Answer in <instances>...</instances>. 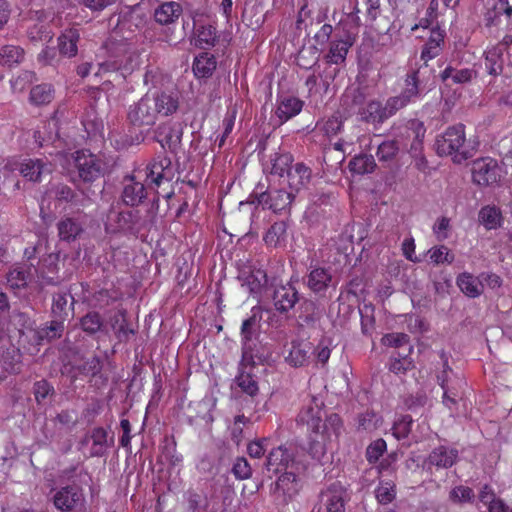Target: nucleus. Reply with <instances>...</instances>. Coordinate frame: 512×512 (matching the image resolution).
<instances>
[{
  "mask_svg": "<svg viewBox=\"0 0 512 512\" xmlns=\"http://www.w3.org/2000/svg\"><path fill=\"white\" fill-rule=\"evenodd\" d=\"M457 285L460 290L470 298H476L483 292V284L480 278L464 272L457 277Z\"/></svg>",
  "mask_w": 512,
  "mask_h": 512,
  "instance_id": "obj_34",
  "label": "nucleus"
},
{
  "mask_svg": "<svg viewBox=\"0 0 512 512\" xmlns=\"http://www.w3.org/2000/svg\"><path fill=\"white\" fill-rule=\"evenodd\" d=\"M260 317L256 314L245 319L241 326L242 347L254 343V338L258 335Z\"/></svg>",
  "mask_w": 512,
  "mask_h": 512,
  "instance_id": "obj_47",
  "label": "nucleus"
},
{
  "mask_svg": "<svg viewBox=\"0 0 512 512\" xmlns=\"http://www.w3.org/2000/svg\"><path fill=\"white\" fill-rule=\"evenodd\" d=\"M359 115L362 121L374 126L381 125L389 119L385 104L378 100H370L360 109Z\"/></svg>",
  "mask_w": 512,
  "mask_h": 512,
  "instance_id": "obj_24",
  "label": "nucleus"
},
{
  "mask_svg": "<svg viewBox=\"0 0 512 512\" xmlns=\"http://www.w3.org/2000/svg\"><path fill=\"white\" fill-rule=\"evenodd\" d=\"M30 276V267L16 266L7 273V284L13 290L24 289L28 285Z\"/></svg>",
  "mask_w": 512,
  "mask_h": 512,
  "instance_id": "obj_38",
  "label": "nucleus"
},
{
  "mask_svg": "<svg viewBox=\"0 0 512 512\" xmlns=\"http://www.w3.org/2000/svg\"><path fill=\"white\" fill-rule=\"evenodd\" d=\"M443 41V38L440 34H438L437 38L431 37L423 46L421 51V59L427 61L436 57L440 50V43Z\"/></svg>",
  "mask_w": 512,
  "mask_h": 512,
  "instance_id": "obj_63",
  "label": "nucleus"
},
{
  "mask_svg": "<svg viewBox=\"0 0 512 512\" xmlns=\"http://www.w3.org/2000/svg\"><path fill=\"white\" fill-rule=\"evenodd\" d=\"M84 221L81 217L65 216L57 223L58 235L61 241L73 242L84 233Z\"/></svg>",
  "mask_w": 512,
  "mask_h": 512,
  "instance_id": "obj_15",
  "label": "nucleus"
},
{
  "mask_svg": "<svg viewBox=\"0 0 512 512\" xmlns=\"http://www.w3.org/2000/svg\"><path fill=\"white\" fill-rule=\"evenodd\" d=\"M348 167L352 173L363 175L372 173L376 168V162L370 154H359L350 160Z\"/></svg>",
  "mask_w": 512,
  "mask_h": 512,
  "instance_id": "obj_43",
  "label": "nucleus"
},
{
  "mask_svg": "<svg viewBox=\"0 0 512 512\" xmlns=\"http://www.w3.org/2000/svg\"><path fill=\"white\" fill-rule=\"evenodd\" d=\"M501 218L500 211L495 207L486 206L479 212V221L487 228L493 229L499 225Z\"/></svg>",
  "mask_w": 512,
  "mask_h": 512,
  "instance_id": "obj_52",
  "label": "nucleus"
},
{
  "mask_svg": "<svg viewBox=\"0 0 512 512\" xmlns=\"http://www.w3.org/2000/svg\"><path fill=\"white\" fill-rule=\"evenodd\" d=\"M147 198V188L143 183L136 181L134 176H126L123 181V190L121 199L123 203L130 207H135L143 203Z\"/></svg>",
  "mask_w": 512,
  "mask_h": 512,
  "instance_id": "obj_12",
  "label": "nucleus"
},
{
  "mask_svg": "<svg viewBox=\"0 0 512 512\" xmlns=\"http://www.w3.org/2000/svg\"><path fill=\"white\" fill-rule=\"evenodd\" d=\"M295 198V193L286 191L284 189H274L269 192L254 191L250 197L249 202L252 204L261 205L263 208L267 207L274 213L287 212L289 214L290 206Z\"/></svg>",
  "mask_w": 512,
  "mask_h": 512,
  "instance_id": "obj_3",
  "label": "nucleus"
},
{
  "mask_svg": "<svg viewBox=\"0 0 512 512\" xmlns=\"http://www.w3.org/2000/svg\"><path fill=\"white\" fill-rule=\"evenodd\" d=\"M108 328L114 331L117 339L119 341H127L131 334H134V330L128 328V322L126 319V311L118 310L108 316V319L105 320Z\"/></svg>",
  "mask_w": 512,
  "mask_h": 512,
  "instance_id": "obj_30",
  "label": "nucleus"
},
{
  "mask_svg": "<svg viewBox=\"0 0 512 512\" xmlns=\"http://www.w3.org/2000/svg\"><path fill=\"white\" fill-rule=\"evenodd\" d=\"M106 231L116 233L124 232L138 235L143 229L148 228V221L143 219L137 209L119 210L111 206L105 223Z\"/></svg>",
  "mask_w": 512,
  "mask_h": 512,
  "instance_id": "obj_1",
  "label": "nucleus"
},
{
  "mask_svg": "<svg viewBox=\"0 0 512 512\" xmlns=\"http://www.w3.org/2000/svg\"><path fill=\"white\" fill-rule=\"evenodd\" d=\"M458 460V450L454 448H448L446 446H438L434 448L427 460L428 465L435 466L441 469H447L452 467Z\"/></svg>",
  "mask_w": 512,
  "mask_h": 512,
  "instance_id": "obj_22",
  "label": "nucleus"
},
{
  "mask_svg": "<svg viewBox=\"0 0 512 512\" xmlns=\"http://www.w3.org/2000/svg\"><path fill=\"white\" fill-rule=\"evenodd\" d=\"M302 108L303 101L293 96H287L279 100L275 114L282 124L292 117L298 115Z\"/></svg>",
  "mask_w": 512,
  "mask_h": 512,
  "instance_id": "obj_31",
  "label": "nucleus"
},
{
  "mask_svg": "<svg viewBox=\"0 0 512 512\" xmlns=\"http://www.w3.org/2000/svg\"><path fill=\"white\" fill-rule=\"evenodd\" d=\"M270 439L263 437L255 439L248 443L247 453L250 457L259 459L265 455L269 449Z\"/></svg>",
  "mask_w": 512,
  "mask_h": 512,
  "instance_id": "obj_58",
  "label": "nucleus"
},
{
  "mask_svg": "<svg viewBox=\"0 0 512 512\" xmlns=\"http://www.w3.org/2000/svg\"><path fill=\"white\" fill-rule=\"evenodd\" d=\"M503 52V46H495L487 52L485 66L491 75H498L502 72L503 65L500 58Z\"/></svg>",
  "mask_w": 512,
  "mask_h": 512,
  "instance_id": "obj_49",
  "label": "nucleus"
},
{
  "mask_svg": "<svg viewBox=\"0 0 512 512\" xmlns=\"http://www.w3.org/2000/svg\"><path fill=\"white\" fill-rule=\"evenodd\" d=\"M77 370L83 375H90L94 377L101 372L102 361L100 357L93 356L86 359L81 365L77 366Z\"/></svg>",
  "mask_w": 512,
  "mask_h": 512,
  "instance_id": "obj_60",
  "label": "nucleus"
},
{
  "mask_svg": "<svg viewBox=\"0 0 512 512\" xmlns=\"http://www.w3.org/2000/svg\"><path fill=\"white\" fill-rule=\"evenodd\" d=\"M350 46H351V43H349L347 41L332 42L329 53H328L330 62H332L334 64H339V63L344 62Z\"/></svg>",
  "mask_w": 512,
  "mask_h": 512,
  "instance_id": "obj_53",
  "label": "nucleus"
},
{
  "mask_svg": "<svg viewBox=\"0 0 512 512\" xmlns=\"http://www.w3.org/2000/svg\"><path fill=\"white\" fill-rule=\"evenodd\" d=\"M25 51L20 46L5 45L0 48V64L6 67H13L22 63Z\"/></svg>",
  "mask_w": 512,
  "mask_h": 512,
  "instance_id": "obj_39",
  "label": "nucleus"
},
{
  "mask_svg": "<svg viewBox=\"0 0 512 512\" xmlns=\"http://www.w3.org/2000/svg\"><path fill=\"white\" fill-rule=\"evenodd\" d=\"M399 152L398 142L395 140H387L382 142L377 149V157L379 161L389 163L395 159Z\"/></svg>",
  "mask_w": 512,
  "mask_h": 512,
  "instance_id": "obj_51",
  "label": "nucleus"
},
{
  "mask_svg": "<svg viewBox=\"0 0 512 512\" xmlns=\"http://www.w3.org/2000/svg\"><path fill=\"white\" fill-rule=\"evenodd\" d=\"M350 500L347 489L341 483L331 484L320 494V509L325 512H345L346 503Z\"/></svg>",
  "mask_w": 512,
  "mask_h": 512,
  "instance_id": "obj_9",
  "label": "nucleus"
},
{
  "mask_svg": "<svg viewBox=\"0 0 512 512\" xmlns=\"http://www.w3.org/2000/svg\"><path fill=\"white\" fill-rule=\"evenodd\" d=\"M464 142V125L458 124L449 127L442 135L437 136L434 146L439 156L453 155V161L461 163L471 157L470 153L464 149Z\"/></svg>",
  "mask_w": 512,
  "mask_h": 512,
  "instance_id": "obj_2",
  "label": "nucleus"
},
{
  "mask_svg": "<svg viewBox=\"0 0 512 512\" xmlns=\"http://www.w3.org/2000/svg\"><path fill=\"white\" fill-rule=\"evenodd\" d=\"M74 297L69 293H55L52 298L51 317L66 322L73 316Z\"/></svg>",
  "mask_w": 512,
  "mask_h": 512,
  "instance_id": "obj_20",
  "label": "nucleus"
},
{
  "mask_svg": "<svg viewBox=\"0 0 512 512\" xmlns=\"http://www.w3.org/2000/svg\"><path fill=\"white\" fill-rule=\"evenodd\" d=\"M58 262V253H50L40 262V267L38 270L39 277H41L47 285H57L60 283V279L57 276Z\"/></svg>",
  "mask_w": 512,
  "mask_h": 512,
  "instance_id": "obj_26",
  "label": "nucleus"
},
{
  "mask_svg": "<svg viewBox=\"0 0 512 512\" xmlns=\"http://www.w3.org/2000/svg\"><path fill=\"white\" fill-rule=\"evenodd\" d=\"M474 497L473 490L463 485L456 486L449 492V499L455 504L472 502Z\"/></svg>",
  "mask_w": 512,
  "mask_h": 512,
  "instance_id": "obj_55",
  "label": "nucleus"
},
{
  "mask_svg": "<svg viewBox=\"0 0 512 512\" xmlns=\"http://www.w3.org/2000/svg\"><path fill=\"white\" fill-rule=\"evenodd\" d=\"M155 106L150 100V94H145L139 101L131 104L127 111L128 123L136 128L149 127L156 123Z\"/></svg>",
  "mask_w": 512,
  "mask_h": 512,
  "instance_id": "obj_5",
  "label": "nucleus"
},
{
  "mask_svg": "<svg viewBox=\"0 0 512 512\" xmlns=\"http://www.w3.org/2000/svg\"><path fill=\"white\" fill-rule=\"evenodd\" d=\"M183 9L180 3L168 1L161 3L154 11L155 21L161 25L174 23L182 14Z\"/></svg>",
  "mask_w": 512,
  "mask_h": 512,
  "instance_id": "obj_28",
  "label": "nucleus"
},
{
  "mask_svg": "<svg viewBox=\"0 0 512 512\" xmlns=\"http://www.w3.org/2000/svg\"><path fill=\"white\" fill-rule=\"evenodd\" d=\"M271 355L272 353L269 348L254 342L248 346L246 345V347H242L240 366L249 365L252 368L257 364H265L270 360Z\"/></svg>",
  "mask_w": 512,
  "mask_h": 512,
  "instance_id": "obj_21",
  "label": "nucleus"
},
{
  "mask_svg": "<svg viewBox=\"0 0 512 512\" xmlns=\"http://www.w3.org/2000/svg\"><path fill=\"white\" fill-rule=\"evenodd\" d=\"M52 501L57 510L70 512L82 504L84 496L78 485H67L55 492Z\"/></svg>",
  "mask_w": 512,
  "mask_h": 512,
  "instance_id": "obj_10",
  "label": "nucleus"
},
{
  "mask_svg": "<svg viewBox=\"0 0 512 512\" xmlns=\"http://www.w3.org/2000/svg\"><path fill=\"white\" fill-rule=\"evenodd\" d=\"M148 16L145 10L139 5H134L122 13L118 19V26L127 28L130 31L140 29L146 25Z\"/></svg>",
  "mask_w": 512,
  "mask_h": 512,
  "instance_id": "obj_23",
  "label": "nucleus"
},
{
  "mask_svg": "<svg viewBox=\"0 0 512 512\" xmlns=\"http://www.w3.org/2000/svg\"><path fill=\"white\" fill-rule=\"evenodd\" d=\"M147 179L156 186L164 181L171 182L174 177L171 159L167 156H158L147 167Z\"/></svg>",
  "mask_w": 512,
  "mask_h": 512,
  "instance_id": "obj_11",
  "label": "nucleus"
},
{
  "mask_svg": "<svg viewBox=\"0 0 512 512\" xmlns=\"http://www.w3.org/2000/svg\"><path fill=\"white\" fill-rule=\"evenodd\" d=\"M80 35L78 30L76 29H68L65 30L58 37V47L59 52L62 55L73 57L77 54V43L79 41Z\"/></svg>",
  "mask_w": 512,
  "mask_h": 512,
  "instance_id": "obj_36",
  "label": "nucleus"
},
{
  "mask_svg": "<svg viewBox=\"0 0 512 512\" xmlns=\"http://www.w3.org/2000/svg\"><path fill=\"white\" fill-rule=\"evenodd\" d=\"M80 328L88 336L100 338L109 335L108 325L98 311H89L80 318Z\"/></svg>",
  "mask_w": 512,
  "mask_h": 512,
  "instance_id": "obj_14",
  "label": "nucleus"
},
{
  "mask_svg": "<svg viewBox=\"0 0 512 512\" xmlns=\"http://www.w3.org/2000/svg\"><path fill=\"white\" fill-rule=\"evenodd\" d=\"M40 337L46 343H51L54 340L60 339L66 329L65 323L61 320L52 318L50 321L43 324L40 328Z\"/></svg>",
  "mask_w": 512,
  "mask_h": 512,
  "instance_id": "obj_45",
  "label": "nucleus"
},
{
  "mask_svg": "<svg viewBox=\"0 0 512 512\" xmlns=\"http://www.w3.org/2000/svg\"><path fill=\"white\" fill-rule=\"evenodd\" d=\"M322 405V401L312 397L310 403L304 407L298 415V420L301 423L307 424V426L316 434L320 432L322 414H325L321 409Z\"/></svg>",
  "mask_w": 512,
  "mask_h": 512,
  "instance_id": "obj_17",
  "label": "nucleus"
},
{
  "mask_svg": "<svg viewBox=\"0 0 512 512\" xmlns=\"http://www.w3.org/2000/svg\"><path fill=\"white\" fill-rule=\"evenodd\" d=\"M332 280L331 273L325 268H315L311 270L307 277V286L315 293H321L327 290Z\"/></svg>",
  "mask_w": 512,
  "mask_h": 512,
  "instance_id": "obj_33",
  "label": "nucleus"
},
{
  "mask_svg": "<svg viewBox=\"0 0 512 512\" xmlns=\"http://www.w3.org/2000/svg\"><path fill=\"white\" fill-rule=\"evenodd\" d=\"M311 349L309 343L293 341L289 355L285 359L294 367L302 366L308 360Z\"/></svg>",
  "mask_w": 512,
  "mask_h": 512,
  "instance_id": "obj_40",
  "label": "nucleus"
},
{
  "mask_svg": "<svg viewBox=\"0 0 512 512\" xmlns=\"http://www.w3.org/2000/svg\"><path fill=\"white\" fill-rule=\"evenodd\" d=\"M510 18L512 16V7L508 0H489L487 2V11L484 14L486 27L499 26L502 18Z\"/></svg>",
  "mask_w": 512,
  "mask_h": 512,
  "instance_id": "obj_18",
  "label": "nucleus"
},
{
  "mask_svg": "<svg viewBox=\"0 0 512 512\" xmlns=\"http://www.w3.org/2000/svg\"><path fill=\"white\" fill-rule=\"evenodd\" d=\"M501 172L498 162L492 158H480L472 163L473 182L481 187L497 184L501 179Z\"/></svg>",
  "mask_w": 512,
  "mask_h": 512,
  "instance_id": "obj_6",
  "label": "nucleus"
},
{
  "mask_svg": "<svg viewBox=\"0 0 512 512\" xmlns=\"http://www.w3.org/2000/svg\"><path fill=\"white\" fill-rule=\"evenodd\" d=\"M150 100L155 106L157 116L172 115L179 107V97L175 92H155L150 94Z\"/></svg>",
  "mask_w": 512,
  "mask_h": 512,
  "instance_id": "obj_16",
  "label": "nucleus"
},
{
  "mask_svg": "<svg viewBox=\"0 0 512 512\" xmlns=\"http://www.w3.org/2000/svg\"><path fill=\"white\" fill-rule=\"evenodd\" d=\"M91 438V457H102L107 453L110 446L113 445L114 439H108L107 431L102 427H95L90 431Z\"/></svg>",
  "mask_w": 512,
  "mask_h": 512,
  "instance_id": "obj_27",
  "label": "nucleus"
},
{
  "mask_svg": "<svg viewBox=\"0 0 512 512\" xmlns=\"http://www.w3.org/2000/svg\"><path fill=\"white\" fill-rule=\"evenodd\" d=\"M246 367L247 366H240V371L238 376L235 378V382L242 392L246 393L250 397H254L258 394L259 391L258 383L254 376L245 370Z\"/></svg>",
  "mask_w": 512,
  "mask_h": 512,
  "instance_id": "obj_46",
  "label": "nucleus"
},
{
  "mask_svg": "<svg viewBox=\"0 0 512 512\" xmlns=\"http://www.w3.org/2000/svg\"><path fill=\"white\" fill-rule=\"evenodd\" d=\"M36 80L35 73L32 71H22L17 77L11 80V88L14 92H23Z\"/></svg>",
  "mask_w": 512,
  "mask_h": 512,
  "instance_id": "obj_56",
  "label": "nucleus"
},
{
  "mask_svg": "<svg viewBox=\"0 0 512 512\" xmlns=\"http://www.w3.org/2000/svg\"><path fill=\"white\" fill-rule=\"evenodd\" d=\"M311 174V169L304 163H296L287 174L290 191L296 194L306 188L311 180Z\"/></svg>",
  "mask_w": 512,
  "mask_h": 512,
  "instance_id": "obj_25",
  "label": "nucleus"
},
{
  "mask_svg": "<svg viewBox=\"0 0 512 512\" xmlns=\"http://www.w3.org/2000/svg\"><path fill=\"white\" fill-rule=\"evenodd\" d=\"M53 98L54 88L51 84L43 83L35 85L30 90L29 100L33 105H47L53 100Z\"/></svg>",
  "mask_w": 512,
  "mask_h": 512,
  "instance_id": "obj_42",
  "label": "nucleus"
},
{
  "mask_svg": "<svg viewBox=\"0 0 512 512\" xmlns=\"http://www.w3.org/2000/svg\"><path fill=\"white\" fill-rule=\"evenodd\" d=\"M272 168L271 173L283 177L284 174H288L294 165L293 156L290 153H275L274 158L271 159Z\"/></svg>",
  "mask_w": 512,
  "mask_h": 512,
  "instance_id": "obj_48",
  "label": "nucleus"
},
{
  "mask_svg": "<svg viewBox=\"0 0 512 512\" xmlns=\"http://www.w3.org/2000/svg\"><path fill=\"white\" fill-rule=\"evenodd\" d=\"M342 428V421L338 414L332 413L326 416L324 422H321V429L318 434H327L328 437L334 434L336 437L340 434Z\"/></svg>",
  "mask_w": 512,
  "mask_h": 512,
  "instance_id": "obj_54",
  "label": "nucleus"
},
{
  "mask_svg": "<svg viewBox=\"0 0 512 512\" xmlns=\"http://www.w3.org/2000/svg\"><path fill=\"white\" fill-rule=\"evenodd\" d=\"M420 70H411L404 79V88L401 94L410 102H414L421 96L423 88L419 79Z\"/></svg>",
  "mask_w": 512,
  "mask_h": 512,
  "instance_id": "obj_35",
  "label": "nucleus"
},
{
  "mask_svg": "<svg viewBox=\"0 0 512 512\" xmlns=\"http://www.w3.org/2000/svg\"><path fill=\"white\" fill-rule=\"evenodd\" d=\"M232 473L239 480H246L252 476V468L244 457H238L232 467Z\"/></svg>",
  "mask_w": 512,
  "mask_h": 512,
  "instance_id": "obj_62",
  "label": "nucleus"
},
{
  "mask_svg": "<svg viewBox=\"0 0 512 512\" xmlns=\"http://www.w3.org/2000/svg\"><path fill=\"white\" fill-rule=\"evenodd\" d=\"M20 172L28 180L40 182L42 177L52 173V164L43 159H27L21 164Z\"/></svg>",
  "mask_w": 512,
  "mask_h": 512,
  "instance_id": "obj_19",
  "label": "nucleus"
},
{
  "mask_svg": "<svg viewBox=\"0 0 512 512\" xmlns=\"http://www.w3.org/2000/svg\"><path fill=\"white\" fill-rule=\"evenodd\" d=\"M297 470L281 472L278 479L271 485V493L279 504L287 505L298 494L300 484L296 475Z\"/></svg>",
  "mask_w": 512,
  "mask_h": 512,
  "instance_id": "obj_7",
  "label": "nucleus"
},
{
  "mask_svg": "<svg viewBox=\"0 0 512 512\" xmlns=\"http://www.w3.org/2000/svg\"><path fill=\"white\" fill-rule=\"evenodd\" d=\"M188 509L191 512H206L209 507L207 495L198 493L194 490H188L186 493Z\"/></svg>",
  "mask_w": 512,
  "mask_h": 512,
  "instance_id": "obj_50",
  "label": "nucleus"
},
{
  "mask_svg": "<svg viewBox=\"0 0 512 512\" xmlns=\"http://www.w3.org/2000/svg\"><path fill=\"white\" fill-rule=\"evenodd\" d=\"M1 362L5 371L9 373H18L22 363L20 348L13 345L9 346L2 352Z\"/></svg>",
  "mask_w": 512,
  "mask_h": 512,
  "instance_id": "obj_41",
  "label": "nucleus"
},
{
  "mask_svg": "<svg viewBox=\"0 0 512 512\" xmlns=\"http://www.w3.org/2000/svg\"><path fill=\"white\" fill-rule=\"evenodd\" d=\"M216 64V59L213 55L202 53L194 60L193 72L198 78H208L216 69Z\"/></svg>",
  "mask_w": 512,
  "mask_h": 512,
  "instance_id": "obj_37",
  "label": "nucleus"
},
{
  "mask_svg": "<svg viewBox=\"0 0 512 512\" xmlns=\"http://www.w3.org/2000/svg\"><path fill=\"white\" fill-rule=\"evenodd\" d=\"M408 104H410V102L401 93L399 95L389 97L385 102L388 117L391 118Z\"/></svg>",
  "mask_w": 512,
  "mask_h": 512,
  "instance_id": "obj_64",
  "label": "nucleus"
},
{
  "mask_svg": "<svg viewBox=\"0 0 512 512\" xmlns=\"http://www.w3.org/2000/svg\"><path fill=\"white\" fill-rule=\"evenodd\" d=\"M273 304L275 309L283 314L294 308L295 304L299 301V293L291 284L281 285L276 287L273 292Z\"/></svg>",
  "mask_w": 512,
  "mask_h": 512,
  "instance_id": "obj_13",
  "label": "nucleus"
},
{
  "mask_svg": "<svg viewBox=\"0 0 512 512\" xmlns=\"http://www.w3.org/2000/svg\"><path fill=\"white\" fill-rule=\"evenodd\" d=\"M74 163L78 176L83 182H94L103 175V163L94 154L77 151Z\"/></svg>",
  "mask_w": 512,
  "mask_h": 512,
  "instance_id": "obj_8",
  "label": "nucleus"
},
{
  "mask_svg": "<svg viewBox=\"0 0 512 512\" xmlns=\"http://www.w3.org/2000/svg\"><path fill=\"white\" fill-rule=\"evenodd\" d=\"M475 76L476 72L472 69L465 68L457 70L452 66H447L440 74L443 82L451 80L454 84H464L470 82Z\"/></svg>",
  "mask_w": 512,
  "mask_h": 512,
  "instance_id": "obj_44",
  "label": "nucleus"
},
{
  "mask_svg": "<svg viewBox=\"0 0 512 512\" xmlns=\"http://www.w3.org/2000/svg\"><path fill=\"white\" fill-rule=\"evenodd\" d=\"M302 311L299 314V320L303 325L313 326L316 321L319 319L318 314L316 313L315 304L311 301H305L302 304Z\"/></svg>",
  "mask_w": 512,
  "mask_h": 512,
  "instance_id": "obj_61",
  "label": "nucleus"
},
{
  "mask_svg": "<svg viewBox=\"0 0 512 512\" xmlns=\"http://www.w3.org/2000/svg\"><path fill=\"white\" fill-rule=\"evenodd\" d=\"M289 216L280 221H275L265 233L263 240L268 246L277 247L287 238Z\"/></svg>",
  "mask_w": 512,
  "mask_h": 512,
  "instance_id": "obj_32",
  "label": "nucleus"
},
{
  "mask_svg": "<svg viewBox=\"0 0 512 512\" xmlns=\"http://www.w3.org/2000/svg\"><path fill=\"white\" fill-rule=\"evenodd\" d=\"M297 449L292 445H279L270 448L264 467L268 472L278 474L283 471L299 468V462L296 460Z\"/></svg>",
  "mask_w": 512,
  "mask_h": 512,
  "instance_id": "obj_4",
  "label": "nucleus"
},
{
  "mask_svg": "<svg viewBox=\"0 0 512 512\" xmlns=\"http://www.w3.org/2000/svg\"><path fill=\"white\" fill-rule=\"evenodd\" d=\"M429 257L431 261L436 264H451L454 261V255L450 253V250L444 246L433 247L429 251Z\"/></svg>",
  "mask_w": 512,
  "mask_h": 512,
  "instance_id": "obj_57",
  "label": "nucleus"
},
{
  "mask_svg": "<svg viewBox=\"0 0 512 512\" xmlns=\"http://www.w3.org/2000/svg\"><path fill=\"white\" fill-rule=\"evenodd\" d=\"M44 339L40 337V329H33L30 327L27 330L20 329L19 344L25 348V344L28 343L32 346H40L44 343Z\"/></svg>",
  "mask_w": 512,
  "mask_h": 512,
  "instance_id": "obj_59",
  "label": "nucleus"
},
{
  "mask_svg": "<svg viewBox=\"0 0 512 512\" xmlns=\"http://www.w3.org/2000/svg\"><path fill=\"white\" fill-rule=\"evenodd\" d=\"M238 278L250 294H258L267 283V275L261 269L242 270Z\"/></svg>",
  "mask_w": 512,
  "mask_h": 512,
  "instance_id": "obj_29",
  "label": "nucleus"
}]
</instances>
